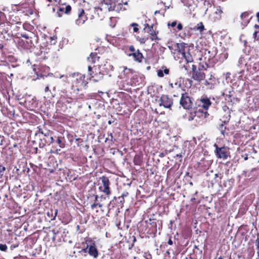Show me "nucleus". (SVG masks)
Masks as SVG:
<instances>
[{"mask_svg": "<svg viewBox=\"0 0 259 259\" xmlns=\"http://www.w3.org/2000/svg\"><path fill=\"white\" fill-rule=\"evenodd\" d=\"M200 101L202 103V107L205 110H207L211 105L210 101L208 98L201 99Z\"/></svg>", "mask_w": 259, "mask_h": 259, "instance_id": "15", "label": "nucleus"}, {"mask_svg": "<svg viewBox=\"0 0 259 259\" xmlns=\"http://www.w3.org/2000/svg\"><path fill=\"white\" fill-rule=\"evenodd\" d=\"M233 91H229L227 92L226 93H224L223 94V96H225V100L228 101V102L232 103L233 102V95L232 94V92Z\"/></svg>", "mask_w": 259, "mask_h": 259, "instance_id": "19", "label": "nucleus"}, {"mask_svg": "<svg viewBox=\"0 0 259 259\" xmlns=\"http://www.w3.org/2000/svg\"><path fill=\"white\" fill-rule=\"evenodd\" d=\"M215 83V78H209L205 80L204 84L208 86V88L212 89L213 88L214 84Z\"/></svg>", "mask_w": 259, "mask_h": 259, "instance_id": "17", "label": "nucleus"}, {"mask_svg": "<svg viewBox=\"0 0 259 259\" xmlns=\"http://www.w3.org/2000/svg\"><path fill=\"white\" fill-rule=\"evenodd\" d=\"M57 213H58V210L57 209H55V213H54V215L53 217V218L52 219V220H55L57 215Z\"/></svg>", "mask_w": 259, "mask_h": 259, "instance_id": "51", "label": "nucleus"}, {"mask_svg": "<svg viewBox=\"0 0 259 259\" xmlns=\"http://www.w3.org/2000/svg\"><path fill=\"white\" fill-rule=\"evenodd\" d=\"M177 23L176 21L172 22L171 23H168L167 25L168 26H171V27H174L176 26Z\"/></svg>", "mask_w": 259, "mask_h": 259, "instance_id": "39", "label": "nucleus"}, {"mask_svg": "<svg viewBox=\"0 0 259 259\" xmlns=\"http://www.w3.org/2000/svg\"><path fill=\"white\" fill-rule=\"evenodd\" d=\"M191 77L194 80L200 82L204 79L205 75L200 67H197L196 65L193 64L192 65Z\"/></svg>", "mask_w": 259, "mask_h": 259, "instance_id": "1", "label": "nucleus"}, {"mask_svg": "<svg viewBox=\"0 0 259 259\" xmlns=\"http://www.w3.org/2000/svg\"><path fill=\"white\" fill-rule=\"evenodd\" d=\"M133 30H134V32H137L138 31L139 28L137 27V26H136V27H134Z\"/></svg>", "mask_w": 259, "mask_h": 259, "instance_id": "58", "label": "nucleus"}, {"mask_svg": "<svg viewBox=\"0 0 259 259\" xmlns=\"http://www.w3.org/2000/svg\"><path fill=\"white\" fill-rule=\"evenodd\" d=\"M52 233H53V234H54V236H53V240H55V239L56 236L58 234L59 231H58V230H57V229H53V230H52Z\"/></svg>", "mask_w": 259, "mask_h": 259, "instance_id": "38", "label": "nucleus"}, {"mask_svg": "<svg viewBox=\"0 0 259 259\" xmlns=\"http://www.w3.org/2000/svg\"><path fill=\"white\" fill-rule=\"evenodd\" d=\"M88 252L91 256H92L95 258H97L98 256V251L94 244L91 245L89 247Z\"/></svg>", "mask_w": 259, "mask_h": 259, "instance_id": "12", "label": "nucleus"}, {"mask_svg": "<svg viewBox=\"0 0 259 259\" xmlns=\"http://www.w3.org/2000/svg\"><path fill=\"white\" fill-rule=\"evenodd\" d=\"M251 18V17L250 16V13L248 12H244L240 14L238 22L242 29L248 25Z\"/></svg>", "mask_w": 259, "mask_h": 259, "instance_id": "5", "label": "nucleus"}, {"mask_svg": "<svg viewBox=\"0 0 259 259\" xmlns=\"http://www.w3.org/2000/svg\"><path fill=\"white\" fill-rule=\"evenodd\" d=\"M43 138L44 139L45 141H46V143H47L48 145H50L54 142V139L52 136V135L47 137H43Z\"/></svg>", "mask_w": 259, "mask_h": 259, "instance_id": "25", "label": "nucleus"}, {"mask_svg": "<svg viewBox=\"0 0 259 259\" xmlns=\"http://www.w3.org/2000/svg\"><path fill=\"white\" fill-rule=\"evenodd\" d=\"M204 29V27L202 22H199L196 25L194 28L193 30H198L199 32H201Z\"/></svg>", "mask_w": 259, "mask_h": 259, "instance_id": "23", "label": "nucleus"}, {"mask_svg": "<svg viewBox=\"0 0 259 259\" xmlns=\"http://www.w3.org/2000/svg\"><path fill=\"white\" fill-rule=\"evenodd\" d=\"M244 70L243 69H242L237 73V74L238 75V77L239 79H242V77L244 74Z\"/></svg>", "mask_w": 259, "mask_h": 259, "instance_id": "35", "label": "nucleus"}, {"mask_svg": "<svg viewBox=\"0 0 259 259\" xmlns=\"http://www.w3.org/2000/svg\"><path fill=\"white\" fill-rule=\"evenodd\" d=\"M169 71V69L167 68H165L164 70L159 69L157 71V75L159 77H162L164 76V74H168Z\"/></svg>", "mask_w": 259, "mask_h": 259, "instance_id": "21", "label": "nucleus"}, {"mask_svg": "<svg viewBox=\"0 0 259 259\" xmlns=\"http://www.w3.org/2000/svg\"><path fill=\"white\" fill-rule=\"evenodd\" d=\"M99 58V57L97 56V54L96 53H92L90 54V57L88 58V60L89 62H91L92 63H95L96 59Z\"/></svg>", "mask_w": 259, "mask_h": 259, "instance_id": "20", "label": "nucleus"}, {"mask_svg": "<svg viewBox=\"0 0 259 259\" xmlns=\"http://www.w3.org/2000/svg\"><path fill=\"white\" fill-rule=\"evenodd\" d=\"M46 145H48L43 138L40 139V142L39 143V147L40 148H44Z\"/></svg>", "mask_w": 259, "mask_h": 259, "instance_id": "28", "label": "nucleus"}, {"mask_svg": "<svg viewBox=\"0 0 259 259\" xmlns=\"http://www.w3.org/2000/svg\"><path fill=\"white\" fill-rule=\"evenodd\" d=\"M5 170V167L0 164V179L2 178L3 176L4 175V173Z\"/></svg>", "mask_w": 259, "mask_h": 259, "instance_id": "33", "label": "nucleus"}, {"mask_svg": "<svg viewBox=\"0 0 259 259\" xmlns=\"http://www.w3.org/2000/svg\"><path fill=\"white\" fill-rule=\"evenodd\" d=\"M226 129V127L225 126L223 123H221L220 124L219 126V130L220 131L222 134H224L225 130Z\"/></svg>", "mask_w": 259, "mask_h": 259, "instance_id": "31", "label": "nucleus"}, {"mask_svg": "<svg viewBox=\"0 0 259 259\" xmlns=\"http://www.w3.org/2000/svg\"><path fill=\"white\" fill-rule=\"evenodd\" d=\"M147 27H148L149 29V32L150 33V34L154 37H155V38H157V37L156 36V34L155 32L153 30V26H150L148 24H146V26H145V29H146Z\"/></svg>", "mask_w": 259, "mask_h": 259, "instance_id": "26", "label": "nucleus"}, {"mask_svg": "<svg viewBox=\"0 0 259 259\" xmlns=\"http://www.w3.org/2000/svg\"><path fill=\"white\" fill-rule=\"evenodd\" d=\"M49 92H50V90H49V86L48 85V86H47V87L45 88V92L46 93H48Z\"/></svg>", "mask_w": 259, "mask_h": 259, "instance_id": "54", "label": "nucleus"}, {"mask_svg": "<svg viewBox=\"0 0 259 259\" xmlns=\"http://www.w3.org/2000/svg\"><path fill=\"white\" fill-rule=\"evenodd\" d=\"M247 71L251 75H256L257 77L259 75V62L251 63L247 66Z\"/></svg>", "mask_w": 259, "mask_h": 259, "instance_id": "7", "label": "nucleus"}, {"mask_svg": "<svg viewBox=\"0 0 259 259\" xmlns=\"http://www.w3.org/2000/svg\"><path fill=\"white\" fill-rule=\"evenodd\" d=\"M21 35L22 37L25 38L26 39L29 38L28 35L26 34H21Z\"/></svg>", "mask_w": 259, "mask_h": 259, "instance_id": "52", "label": "nucleus"}, {"mask_svg": "<svg viewBox=\"0 0 259 259\" xmlns=\"http://www.w3.org/2000/svg\"><path fill=\"white\" fill-rule=\"evenodd\" d=\"M8 249V247L5 244H0V250L2 251H6Z\"/></svg>", "mask_w": 259, "mask_h": 259, "instance_id": "32", "label": "nucleus"}, {"mask_svg": "<svg viewBox=\"0 0 259 259\" xmlns=\"http://www.w3.org/2000/svg\"><path fill=\"white\" fill-rule=\"evenodd\" d=\"M190 67L189 63L186 62L185 64H184L183 66H182L181 68L182 69H184L187 72L188 71L189 68Z\"/></svg>", "mask_w": 259, "mask_h": 259, "instance_id": "34", "label": "nucleus"}, {"mask_svg": "<svg viewBox=\"0 0 259 259\" xmlns=\"http://www.w3.org/2000/svg\"><path fill=\"white\" fill-rule=\"evenodd\" d=\"M97 206H98L100 208H101L102 207V204L94 203L91 205V207L92 209H94Z\"/></svg>", "mask_w": 259, "mask_h": 259, "instance_id": "37", "label": "nucleus"}, {"mask_svg": "<svg viewBox=\"0 0 259 259\" xmlns=\"http://www.w3.org/2000/svg\"><path fill=\"white\" fill-rule=\"evenodd\" d=\"M159 106H163L166 108H170L172 105V100L167 95H162L160 99Z\"/></svg>", "mask_w": 259, "mask_h": 259, "instance_id": "8", "label": "nucleus"}, {"mask_svg": "<svg viewBox=\"0 0 259 259\" xmlns=\"http://www.w3.org/2000/svg\"><path fill=\"white\" fill-rule=\"evenodd\" d=\"M190 28H185V29H184V31H185V34L186 35V32H187V34L188 35V36H189V30H190Z\"/></svg>", "mask_w": 259, "mask_h": 259, "instance_id": "45", "label": "nucleus"}, {"mask_svg": "<svg viewBox=\"0 0 259 259\" xmlns=\"http://www.w3.org/2000/svg\"><path fill=\"white\" fill-rule=\"evenodd\" d=\"M39 132L40 133L44 136V137H48L49 136H51V135H52V132L49 130H41V131L39 130Z\"/></svg>", "mask_w": 259, "mask_h": 259, "instance_id": "24", "label": "nucleus"}, {"mask_svg": "<svg viewBox=\"0 0 259 259\" xmlns=\"http://www.w3.org/2000/svg\"><path fill=\"white\" fill-rule=\"evenodd\" d=\"M131 26L135 27L138 26V25L137 23H133L131 24Z\"/></svg>", "mask_w": 259, "mask_h": 259, "instance_id": "61", "label": "nucleus"}, {"mask_svg": "<svg viewBox=\"0 0 259 259\" xmlns=\"http://www.w3.org/2000/svg\"><path fill=\"white\" fill-rule=\"evenodd\" d=\"M146 39L144 38H141L139 41L141 44H144L146 42Z\"/></svg>", "mask_w": 259, "mask_h": 259, "instance_id": "50", "label": "nucleus"}, {"mask_svg": "<svg viewBox=\"0 0 259 259\" xmlns=\"http://www.w3.org/2000/svg\"><path fill=\"white\" fill-rule=\"evenodd\" d=\"M71 90H73V92L76 94H77L78 93V92L79 91V88L77 85H72L71 87Z\"/></svg>", "mask_w": 259, "mask_h": 259, "instance_id": "29", "label": "nucleus"}, {"mask_svg": "<svg viewBox=\"0 0 259 259\" xmlns=\"http://www.w3.org/2000/svg\"><path fill=\"white\" fill-rule=\"evenodd\" d=\"M71 10V7L70 5L65 6L59 7L56 12V14L58 17L62 16L64 13L68 14Z\"/></svg>", "mask_w": 259, "mask_h": 259, "instance_id": "9", "label": "nucleus"}, {"mask_svg": "<svg viewBox=\"0 0 259 259\" xmlns=\"http://www.w3.org/2000/svg\"><path fill=\"white\" fill-rule=\"evenodd\" d=\"M128 195V192H124L123 193H122L120 196L124 199V197H126Z\"/></svg>", "mask_w": 259, "mask_h": 259, "instance_id": "48", "label": "nucleus"}, {"mask_svg": "<svg viewBox=\"0 0 259 259\" xmlns=\"http://www.w3.org/2000/svg\"><path fill=\"white\" fill-rule=\"evenodd\" d=\"M123 71H124V73H125V74H128V73H131V72L132 70H131V69H128V68H124V70H123Z\"/></svg>", "mask_w": 259, "mask_h": 259, "instance_id": "42", "label": "nucleus"}, {"mask_svg": "<svg viewBox=\"0 0 259 259\" xmlns=\"http://www.w3.org/2000/svg\"><path fill=\"white\" fill-rule=\"evenodd\" d=\"M216 13L217 14H222V13H223V11L222 10L221 7H219V8H218L217 9Z\"/></svg>", "mask_w": 259, "mask_h": 259, "instance_id": "46", "label": "nucleus"}, {"mask_svg": "<svg viewBox=\"0 0 259 259\" xmlns=\"http://www.w3.org/2000/svg\"><path fill=\"white\" fill-rule=\"evenodd\" d=\"M215 147V152L217 156L219 158H222L224 160L227 159L228 157V150L225 147L219 148L216 144L214 145Z\"/></svg>", "mask_w": 259, "mask_h": 259, "instance_id": "3", "label": "nucleus"}, {"mask_svg": "<svg viewBox=\"0 0 259 259\" xmlns=\"http://www.w3.org/2000/svg\"><path fill=\"white\" fill-rule=\"evenodd\" d=\"M129 56H132L134 57V60L139 62H141L143 58V54L141 52H140V51L139 50H138L135 53L130 54Z\"/></svg>", "mask_w": 259, "mask_h": 259, "instance_id": "13", "label": "nucleus"}, {"mask_svg": "<svg viewBox=\"0 0 259 259\" xmlns=\"http://www.w3.org/2000/svg\"><path fill=\"white\" fill-rule=\"evenodd\" d=\"M184 117L189 121L193 120L196 117V112L188 113L184 116Z\"/></svg>", "mask_w": 259, "mask_h": 259, "instance_id": "18", "label": "nucleus"}, {"mask_svg": "<svg viewBox=\"0 0 259 259\" xmlns=\"http://www.w3.org/2000/svg\"><path fill=\"white\" fill-rule=\"evenodd\" d=\"M180 103L185 109L192 108V103L191 99L187 93L182 94Z\"/></svg>", "mask_w": 259, "mask_h": 259, "instance_id": "6", "label": "nucleus"}, {"mask_svg": "<svg viewBox=\"0 0 259 259\" xmlns=\"http://www.w3.org/2000/svg\"><path fill=\"white\" fill-rule=\"evenodd\" d=\"M122 4H121V3H119L118 4V5L117 6V9H118L119 8H120V10L122 9L123 10H126V9L125 8H122Z\"/></svg>", "mask_w": 259, "mask_h": 259, "instance_id": "40", "label": "nucleus"}, {"mask_svg": "<svg viewBox=\"0 0 259 259\" xmlns=\"http://www.w3.org/2000/svg\"><path fill=\"white\" fill-rule=\"evenodd\" d=\"M108 135L110 137V140L112 142H113V141H115V139H113V135H112V133H108Z\"/></svg>", "mask_w": 259, "mask_h": 259, "instance_id": "47", "label": "nucleus"}, {"mask_svg": "<svg viewBox=\"0 0 259 259\" xmlns=\"http://www.w3.org/2000/svg\"><path fill=\"white\" fill-rule=\"evenodd\" d=\"M165 154L164 153H161L159 155V156L161 157H164Z\"/></svg>", "mask_w": 259, "mask_h": 259, "instance_id": "63", "label": "nucleus"}, {"mask_svg": "<svg viewBox=\"0 0 259 259\" xmlns=\"http://www.w3.org/2000/svg\"><path fill=\"white\" fill-rule=\"evenodd\" d=\"M88 71L90 72V74L91 75V72L92 71V67L91 66H88Z\"/></svg>", "mask_w": 259, "mask_h": 259, "instance_id": "56", "label": "nucleus"}, {"mask_svg": "<svg viewBox=\"0 0 259 259\" xmlns=\"http://www.w3.org/2000/svg\"><path fill=\"white\" fill-rule=\"evenodd\" d=\"M180 49V52L181 53L182 56L185 59L187 63H191L193 61L192 55L189 53H186L184 49Z\"/></svg>", "mask_w": 259, "mask_h": 259, "instance_id": "11", "label": "nucleus"}, {"mask_svg": "<svg viewBox=\"0 0 259 259\" xmlns=\"http://www.w3.org/2000/svg\"><path fill=\"white\" fill-rule=\"evenodd\" d=\"M116 0H103L102 4L107 6L109 11L115 10L116 8Z\"/></svg>", "mask_w": 259, "mask_h": 259, "instance_id": "10", "label": "nucleus"}, {"mask_svg": "<svg viewBox=\"0 0 259 259\" xmlns=\"http://www.w3.org/2000/svg\"><path fill=\"white\" fill-rule=\"evenodd\" d=\"M73 77V78H74V80H72V81L73 82H75L76 81V82H77L78 83H79L80 82H82V76H81V75L78 73H72V74H70L69 75V76H68V75L66 76L67 77Z\"/></svg>", "mask_w": 259, "mask_h": 259, "instance_id": "14", "label": "nucleus"}, {"mask_svg": "<svg viewBox=\"0 0 259 259\" xmlns=\"http://www.w3.org/2000/svg\"><path fill=\"white\" fill-rule=\"evenodd\" d=\"M150 225H152L153 226H154L156 228L157 224L156 222H152L151 223H150Z\"/></svg>", "mask_w": 259, "mask_h": 259, "instance_id": "59", "label": "nucleus"}, {"mask_svg": "<svg viewBox=\"0 0 259 259\" xmlns=\"http://www.w3.org/2000/svg\"><path fill=\"white\" fill-rule=\"evenodd\" d=\"M134 163H135V164L140 165V164H141V160H140V156L136 155L135 157Z\"/></svg>", "mask_w": 259, "mask_h": 259, "instance_id": "30", "label": "nucleus"}, {"mask_svg": "<svg viewBox=\"0 0 259 259\" xmlns=\"http://www.w3.org/2000/svg\"><path fill=\"white\" fill-rule=\"evenodd\" d=\"M214 176H215V177H214V178H215V179H217V178H220V180H221V179H222V174H215L214 175Z\"/></svg>", "mask_w": 259, "mask_h": 259, "instance_id": "43", "label": "nucleus"}, {"mask_svg": "<svg viewBox=\"0 0 259 259\" xmlns=\"http://www.w3.org/2000/svg\"><path fill=\"white\" fill-rule=\"evenodd\" d=\"M103 186H100L99 189L107 195L111 194L110 189V181L109 178L106 176H103L101 178Z\"/></svg>", "mask_w": 259, "mask_h": 259, "instance_id": "2", "label": "nucleus"}, {"mask_svg": "<svg viewBox=\"0 0 259 259\" xmlns=\"http://www.w3.org/2000/svg\"><path fill=\"white\" fill-rule=\"evenodd\" d=\"M177 27L179 30H181L183 29V25L181 23L178 24Z\"/></svg>", "mask_w": 259, "mask_h": 259, "instance_id": "41", "label": "nucleus"}, {"mask_svg": "<svg viewBox=\"0 0 259 259\" xmlns=\"http://www.w3.org/2000/svg\"><path fill=\"white\" fill-rule=\"evenodd\" d=\"M176 157H179V158H181L183 157V155L182 153L178 154L176 155Z\"/></svg>", "mask_w": 259, "mask_h": 259, "instance_id": "60", "label": "nucleus"}, {"mask_svg": "<svg viewBox=\"0 0 259 259\" xmlns=\"http://www.w3.org/2000/svg\"><path fill=\"white\" fill-rule=\"evenodd\" d=\"M129 50L131 52L135 53L136 51L135 49L133 46H131L129 48Z\"/></svg>", "mask_w": 259, "mask_h": 259, "instance_id": "44", "label": "nucleus"}, {"mask_svg": "<svg viewBox=\"0 0 259 259\" xmlns=\"http://www.w3.org/2000/svg\"><path fill=\"white\" fill-rule=\"evenodd\" d=\"M237 66L239 67H242L243 66H245L247 68V63L246 61V59H245V57L244 56H241L238 60V63H237Z\"/></svg>", "mask_w": 259, "mask_h": 259, "instance_id": "16", "label": "nucleus"}, {"mask_svg": "<svg viewBox=\"0 0 259 259\" xmlns=\"http://www.w3.org/2000/svg\"><path fill=\"white\" fill-rule=\"evenodd\" d=\"M207 65L206 64H205V66L204 65H199V67H200V69H202V68H203L204 70H206V67H207Z\"/></svg>", "mask_w": 259, "mask_h": 259, "instance_id": "49", "label": "nucleus"}, {"mask_svg": "<svg viewBox=\"0 0 259 259\" xmlns=\"http://www.w3.org/2000/svg\"><path fill=\"white\" fill-rule=\"evenodd\" d=\"M169 254H170L169 250H167L164 254V257L166 258L167 257V255H169Z\"/></svg>", "mask_w": 259, "mask_h": 259, "instance_id": "55", "label": "nucleus"}, {"mask_svg": "<svg viewBox=\"0 0 259 259\" xmlns=\"http://www.w3.org/2000/svg\"><path fill=\"white\" fill-rule=\"evenodd\" d=\"M256 17L257 18V21L259 22V12L257 13L256 14Z\"/></svg>", "mask_w": 259, "mask_h": 259, "instance_id": "64", "label": "nucleus"}, {"mask_svg": "<svg viewBox=\"0 0 259 259\" xmlns=\"http://www.w3.org/2000/svg\"><path fill=\"white\" fill-rule=\"evenodd\" d=\"M167 243L170 245H171L173 244V242H172V240L170 238L169 239Z\"/></svg>", "mask_w": 259, "mask_h": 259, "instance_id": "57", "label": "nucleus"}, {"mask_svg": "<svg viewBox=\"0 0 259 259\" xmlns=\"http://www.w3.org/2000/svg\"><path fill=\"white\" fill-rule=\"evenodd\" d=\"M257 31H255V32L253 33V37H254V38H256V35H257Z\"/></svg>", "mask_w": 259, "mask_h": 259, "instance_id": "62", "label": "nucleus"}, {"mask_svg": "<svg viewBox=\"0 0 259 259\" xmlns=\"http://www.w3.org/2000/svg\"><path fill=\"white\" fill-rule=\"evenodd\" d=\"M18 246V244H16V245H12L11 246H10V249L11 250H13L14 248H15L16 247H17Z\"/></svg>", "mask_w": 259, "mask_h": 259, "instance_id": "53", "label": "nucleus"}, {"mask_svg": "<svg viewBox=\"0 0 259 259\" xmlns=\"http://www.w3.org/2000/svg\"><path fill=\"white\" fill-rule=\"evenodd\" d=\"M184 6L190 9L194 3L193 0H181Z\"/></svg>", "mask_w": 259, "mask_h": 259, "instance_id": "22", "label": "nucleus"}, {"mask_svg": "<svg viewBox=\"0 0 259 259\" xmlns=\"http://www.w3.org/2000/svg\"><path fill=\"white\" fill-rule=\"evenodd\" d=\"M63 140H64V138L60 137H58L57 140V143L59 145V147L60 148H63L65 146V144L62 141Z\"/></svg>", "mask_w": 259, "mask_h": 259, "instance_id": "27", "label": "nucleus"}, {"mask_svg": "<svg viewBox=\"0 0 259 259\" xmlns=\"http://www.w3.org/2000/svg\"><path fill=\"white\" fill-rule=\"evenodd\" d=\"M114 199H116V197H114ZM117 199L118 201L119 202V203H121V205L123 204V203L124 202V199L123 198H122L121 196L118 197L117 198Z\"/></svg>", "mask_w": 259, "mask_h": 259, "instance_id": "36", "label": "nucleus"}, {"mask_svg": "<svg viewBox=\"0 0 259 259\" xmlns=\"http://www.w3.org/2000/svg\"><path fill=\"white\" fill-rule=\"evenodd\" d=\"M77 14L78 18L75 21V24L78 26L82 25L88 20V17L85 15L84 10L82 8L78 9Z\"/></svg>", "mask_w": 259, "mask_h": 259, "instance_id": "4", "label": "nucleus"}]
</instances>
